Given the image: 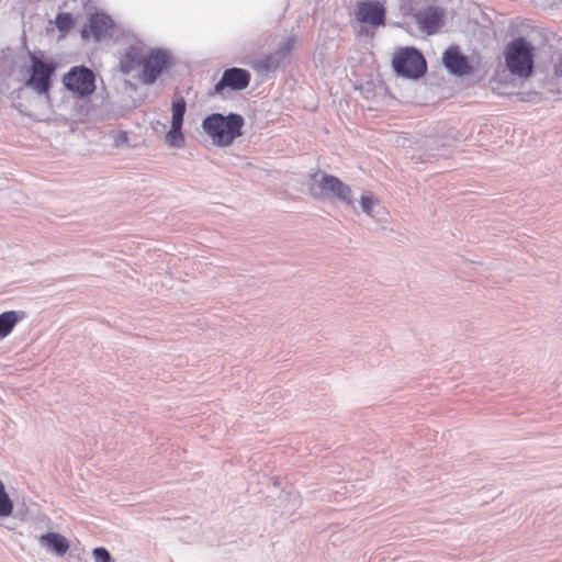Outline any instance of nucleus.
<instances>
[{
    "instance_id": "1",
    "label": "nucleus",
    "mask_w": 562,
    "mask_h": 562,
    "mask_svg": "<svg viewBox=\"0 0 562 562\" xmlns=\"http://www.w3.org/2000/svg\"><path fill=\"white\" fill-rule=\"evenodd\" d=\"M245 121L240 114L229 113L223 115L213 113L206 116L202 122V128L211 138L213 145L217 147H227L241 135Z\"/></svg>"
},
{
    "instance_id": "2",
    "label": "nucleus",
    "mask_w": 562,
    "mask_h": 562,
    "mask_svg": "<svg viewBox=\"0 0 562 562\" xmlns=\"http://www.w3.org/2000/svg\"><path fill=\"white\" fill-rule=\"evenodd\" d=\"M505 63L510 74L528 78L533 71V46L522 37L507 44L504 52Z\"/></svg>"
},
{
    "instance_id": "3",
    "label": "nucleus",
    "mask_w": 562,
    "mask_h": 562,
    "mask_svg": "<svg viewBox=\"0 0 562 562\" xmlns=\"http://www.w3.org/2000/svg\"><path fill=\"white\" fill-rule=\"evenodd\" d=\"M170 56L161 49H147L138 79L144 85H153L171 67Z\"/></svg>"
},
{
    "instance_id": "4",
    "label": "nucleus",
    "mask_w": 562,
    "mask_h": 562,
    "mask_svg": "<svg viewBox=\"0 0 562 562\" xmlns=\"http://www.w3.org/2000/svg\"><path fill=\"white\" fill-rule=\"evenodd\" d=\"M394 70L408 78H418L426 71V61L414 48H402L393 57Z\"/></svg>"
},
{
    "instance_id": "5",
    "label": "nucleus",
    "mask_w": 562,
    "mask_h": 562,
    "mask_svg": "<svg viewBox=\"0 0 562 562\" xmlns=\"http://www.w3.org/2000/svg\"><path fill=\"white\" fill-rule=\"evenodd\" d=\"M65 87L71 92L86 97L95 90V76L85 66L72 67L63 78Z\"/></svg>"
},
{
    "instance_id": "6",
    "label": "nucleus",
    "mask_w": 562,
    "mask_h": 562,
    "mask_svg": "<svg viewBox=\"0 0 562 562\" xmlns=\"http://www.w3.org/2000/svg\"><path fill=\"white\" fill-rule=\"evenodd\" d=\"M32 68L26 86L32 88L38 94H46L50 89V78L56 69L53 63L42 61L32 55Z\"/></svg>"
},
{
    "instance_id": "7",
    "label": "nucleus",
    "mask_w": 562,
    "mask_h": 562,
    "mask_svg": "<svg viewBox=\"0 0 562 562\" xmlns=\"http://www.w3.org/2000/svg\"><path fill=\"white\" fill-rule=\"evenodd\" d=\"M250 72L243 68L226 69L221 80L214 87L215 94H223L225 91H240L250 83Z\"/></svg>"
},
{
    "instance_id": "8",
    "label": "nucleus",
    "mask_w": 562,
    "mask_h": 562,
    "mask_svg": "<svg viewBox=\"0 0 562 562\" xmlns=\"http://www.w3.org/2000/svg\"><path fill=\"white\" fill-rule=\"evenodd\" d=\"M355 16L358 22L372 26L385 24V9L378 0H366L357 3Z\"/></svg>"
},
{
    "instance_id": "9",
    "label": "nucleus",
    "mask_w": 562,
    "mask_h": 562,
    "mask_svg": "<svg viewBox=\"0 0 562 562\" xmlns=\"http://www.w3.org/2000/svg\"><path fill=\"white\" fill-rule=\"evenodd\" d=\"M317 186L323 194L331 195L347 204H352L351 189L337 177L323 175Z\"/></svg>"
},
{
    "instance_id": "10",
    "label": "nucleus",
    "mask_w": 562,
    "mask_h": 562,
    "mask_svg": "<svg viewBox=\"0 0 562 562\" xmlns=\"http://www.w3.org/2000/svg\"><path fill=\"white\" fill-rule=\"evenodd\" d=\"M445 67L458 76L469 75L472 66L469 58L463 55L458 46H450L442 56Z\"/></svg>"
},
{
    "instance_id": "11",
    "label": "nucleus",
    "mask_w": 562,
    "mask_h": 562,
    "mask_svg": "<svg viewBox=\"0 0 562 562\" xmlns=\"http://www.w3.org/2000/svg\"><path fill=\"white\" fill-rule=\"evenodd\" d=\"M112 26L113 23L109 16L99 13L93 14L82 30V37L86 40L93 38L99 42L109 34Z\"/></svg>"
},
{
    "instance_id": "12",
    "label": "nucleus",
    "mask_w": 562,
    "mask_h": 562,
    "mask_svg": "<svg viewBox=\"0 0 562 562\" xmlns=\"http://www.w3.org/2000/svg\"><path fill=\"white\" fill-rule=\"evenodd\" d=\"M416 21L420 30L434 34L443 25L445 13L442 9L429 7L416 14Z\"/></svg>"
},
{
    "instance_id": "13",
    "label": "nucleus",
    "mask_w": 562,
    "mask_h": 562,
    "mask_svg": "<svg viewBox=\"0 0 562 562\" xmlns=\"http://www.w3.org/2000/svg\"><path fill=\"white\" fill-rule=\"evenodd\" d=\"M294 45L295 38H288L283 48L278 50L276 54L268 55L265 58L258 60L254 65V68L258 71L276 70L279 67L280 60L293 49Z\"/></svg>"
},
{
    "instance_id": "14",
    "label": "nucleus",
    "mask_w": 562,
    "mask_h": 562,
    "mask_svg": "<svg viewBox=\"0 0 562 562\" xmlns=\"http://www.w3.org/2000/svg\"><path fill=\"white\" fill-rule=\"evenodd\" d=\"M146 50L139 47H130L120 60V68L123 74H130L136 69H142Z\"/></svg>"
},
{
    "instance_id": "15",
    "label": "nucleus",
    "mask_w": 562,
    "mask_h": 562,
    "mask_svg": "<svg viewBox=\"0 0 562 562\" xmlns=\"http://www.w3.org/2000/svg\"><path fill=\"white\" fill-rule=\"evenodd\" d=\"M42 547L52 551L56 555H64L69 550V541L65 536L58 532H47L38 538Z\"/></svg>"
},
{
    "instance_id": "16",
    "label": "nucleus",
    "mask_w": 562,
    "mask_h": 562,
    "mask_svg": "<svg viewBox=\"0 0 562 562\" xmlns=\"http://www.w3.org/2000/svg\"><path fill=\"white\" fill-rule=\"evenodd\" d=\"M21 319L22 315L16 311L0 314V339L7 337Z\"/></svg>"
},
{
    "instance_id": "17",
    "label": "nucleus",
    "mask_w": 562,
    "mask_h": 562,
    "mask_svg": "<svg viewBox=\"0 0 562 562\" xmlns=\"http://www.w3.org/2000/svg\"><path fill=\"white\" fill-rule=\"evenodd\" d=\"M14 502L10 497L4 483L0 480V519L12 516Z\"/></svg>"
},
{
    "instance_id": "18",
    "label": "nucleus",
    "mask_w": 562,
    "mask_h": 562,
    "mask_svg": "<svg viewBox=\"0 0 562 562\" xmlns=\"http://www.w3.org/2000/svg\"><path fill=\"white\" fill-rule=\"evenodd\" d=\"M187 110V103L183 97L178 95L172 100L171 104V124L177 126H182L183 124V116Z\"/></svg>"
},
{
    "instance_id": "19",
    "label": "nucleus",
    "mask_w": 562,
    "mask_h": 562,
    "mask_svg": "<svg viewBox=\"0 0 562 562\" xmlns=\"http://www.w3.org/2000/svg\"><path fill=\"white\" fill-rule=\"evenodd\" d=\"M182 126L172 125L169 132L166 134L165 142L170 147L180 148L184 144V135L181 131Z\"/></svg>"
},
{
    "instance_id": "20",
    "label": "nucleus",
    "mask_w": 562,
    "mask_h": 562,
    "mask_svg": "<svg viewBox=\"0 0 562 562\" xmlns=\"http://www.w3.org/2000/svg\"><path fill=\"white\" fill-rule=\"evenodd\" d=\"M74 21L70 13H59L56 18V26L61 32H68L72 27Z\"/></svg>"
},
{
    "instance_id": "21",
    "label": "nucleus",
    "mask_w": 562,
    "mask_h": 562,
    "mask_svg": "<svg viewBox=\"0 0 562 562\" xmlns=\"http://www.w3.org/2000/svg\"><path fill=\"white\" fill-rule=\"evenodd\" d=\"M92 555H93L94 562H112L113 561L108 549H105L103 547H98V548L93 549Z\"/></svg>"
},
{
    "instance_id": "22",
    "label": "nucleus",
    "mask_w": 562,
    "mask_h": 562,
    "mask_svg": "<svg viewBox=\"0 0 562 562\" xmlns=\"http://www.w3.org/2000/svg\"><path fill=\"white\" fill-rule=\"evenodd\" d=\"M360 203H361V207H362L363 212L367 214H371L372 207L376 203V200L374 199V196L371 193L367 192V193L362 194Z\"/></svg>"
},
{
    "instance_id": "23",
    "label": "nucleus",
    "mask_w": 562,
    "mask_h": 562,
    "mask_svg": "<svg viewBox=\"0 0 562 562\" xmlns=\"http://www.w3.org/2000/svg\"><path fill=\"white\" fill-rule=\"evenodd\" d=\"M554 74L558 77H562V53L558 56L557 60L554 61Z\"/></svg>"
}]
</instances>
